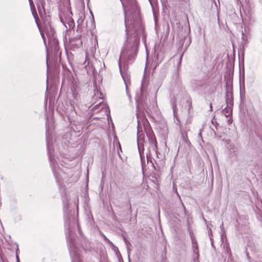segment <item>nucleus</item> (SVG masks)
Here are the masks:
<instances>
[{
  "label": "nucleus",
  "mask_w": 262,
  "mask_h": 262,
  "mask_svg": "<svg viewBox=\"0 0 262 262\" xmlns=\"http://www.w3.org/2000/svg\"><path fill=\"white\" fill-rule=\"evenodd\" d=\"M125 12V23L126 31L131 26L133 28L139 27L141 20L139 12L136 10L134 0H121Z\"/></svg>",
  "instance_id": "nucleus-1"
},
{
  "label": "nucleus",
  "mask_w": 262,
  "mask_h": 262,
  "mask_svg": "<svg viewBox=\"0 0 262 262\" xmlns=\"http://www.w3.org/2000/svg\"><path fill=\"white\" fill-rule=\"evenodd\" d=\"M137 122H138V126H137V142H138V146L139 151L140 154L141 158L142 159V155L141 154V147L144 146V138L145 135L144 133H142V130H140V128L142 129V125L144 126V127L146 125H148V122L146 118H145L143 114L137 111Z\"/></svg>",
  "instance_id": "nucleus-2"
},
{
  "label": "nucleus",
  "mask_w": 262,
  "mask_h": 262,
  "mask_svg": "<svg viewBox=\"0 0 262 262\" xmlns=\"http://www.w3.org/2000/svg\"><path fill=\"white\" fill-rule=\"evenodd\" d=\"M190 236L191 239V243H192V246L193 252L197 255H199V249H198V245L196 240L195 239V238L194 237L192 232H190Z\"/></svg>",
  "instance_id": "nucleus-3"
},
{
  "label": "nucleus",
  "mask_w": 262,
  "mask_h": 262,
  "mask_svg": "<svg viewBox=\"0 0 262 262\" xmlns=\"http://www.w3.org/2000/svg\"><path fill=\"white\" fill-rule=\"evenodd\" d=\"M120 71L122 77V78L123 79L124 82L125 84L126 92H127V93H128V92H127L128 84L130 83V82H129V78H128V74L126 72H123L122 71V70H121L120 68Z\"/></svg>",
  "instance_id": "nucleus-4"
},
{
  "label": "nucleus",
  "mask_w": 262,
  "mask_h": 262,
  "mask_svg": "<svg viewBox=\"0 0 262 262\" xmlns=\"http://www.w3.org/2000/svg\"><path fill=\"white\" fill-rule=\"evenodd\" d=\"M105 106V104L103 102H100L98 104L96 105L93 108V110L95 111L96 109L100 108V110L103 108Z\"/></svg>",
  "instance_id": "nucleus-5"
},
{
  "label": "nucleus",
  "mask_w": 262,
  "mask_h": 262,
  "mask_svg": "<svg viewBox=\"0 0 262 262\" xmlns=\"http://www.w3.org/2000/svg\"><path fill=\"white\" fill-rule=\"evenodd\" d=\"M68 25L69 26V28H73L74 27V20L72 18H69V20L68 21Z\"/></svg>",
  "instance_id": "nucleus-6"
},
{
  "label": "nucleus",
  "mask_w": 262,
  "mask_h": 262,
  "mask_svg": "<svg viewBox=\"0 0 262 262\" xmlns=\"http://www.w3.org/2000/svg\"><path fill=\"white\" fill-rule=\"evenodd\" d=\"M29 1L30 5L31 7V9L32 12V13H34V11H35V7H34V5L33 1L32 0H29Z\"/></svg>",
  "instance_id": "nucleus-7"
},
{
  "label": "nucleus",
  "mask_w": 262,
  "mask_h": 262,
  "mask_svg": "<svg viewBox=\"0 0 262 262\" xmlns=\"http://www.w3.org/2000/svg\"><path fill=\"white\" fill-rule=\"evenodd\" d=\"M72 262H81L80 258L76 254L75 257H73Z\"/></svg>",
  "instance_id": "nucleus-8"
},
{
  "label": "nucleus",
  "mask_w": 262,
  "mask_h": 262,
  "mask_svg": "<svg viewBox=\"0 0 262 262\" xmlns=\"http://www.w3.org/2000/svg\"><path fill=\"white\" fill-rule=\"evenodd\" d=\"M101 94L100 93V92L97 91V92L95 93V96L93 98V100L95 99V97H99L100 98H101Z\"/></svg>",
  "instance_id": "nucleus-9"
},
{
  "label": "nucleus",
  "mask_w": 262,
  "mask_h": 262,
  "mask_svg": "<svg viewBox=\"0 0 262 262\" xmlns=\"http://www.w3.org/2000/svg\"><path fill=\"white\" fill-rule=\"evenodd\" d=\"M104 239L105 240V241H106L109 244L110 246H113V247H115L114 245H113V243L111 242L107 237H106L104 235Z\"/></svg>",
  "instance_id": "nucleus-10"
},
{
  "label": "nucleus",
  "mask_w": 262,
  "mask_h": 262,
  "mask_svg": "<svg viewBox=\"0 0 262 262\" xmlns=\"http://www.w3.org/2000/svg\"><path fill=\"white\" fill-rule=\"evenodd\" d=\"M208 234H209V236L210 237V239L211 240V241L212 242V238L211 237V236H212V232H211V230L210 228L209 229V231H208Z\"/></svg>",
  "instance_id": "nucleus-11"
},
{
  "label": "nucleus",
  "mask_w": 262,
  "mask_h": 262,
  "mask_svg": "<svg viewBox=\"0 0 262 262\" xmlns=\"http://www.w3.org/2000/svg\"><path fill=\"white\" fill-rule=\"evenodd\" d=\"M150 141L151 142H152L153 143H154V144H155L154 146H155V147H157L156 141L155 138H151Z\"/></svg>",
  "instance_id": "nucleus-12"
},
{
  "label": "nucleus",
  "mask_w": 262,
  "mask_h": 262,
  "mask_svg": "<svg viewBox=\"0 0 262 262\" xmlns=\"http://www.w3.org/2000/svg\"><path fill=\"white\" fill-rule=\"evenodd\" d=\"M83 21L82 16H81V17L77 20V23L78 25L80 24H81Z\"/></svg>",
  "instance_id": "nucleus-13"
},
{
  "label": "nucleus",
  "mask_w": 262,
  "mask_h": 262,
  "mask_svg": "<svg viewBox=\"0 0 262 262\" xmlns=\"http://www.w3.org/2000/svg\"><path fill=\"white\" fill-rule=\"evenodd\" d=\"M33 15L34 16V18H35V21H36V22L37 23V25L38 26L39 25H38V23L37 22V18L36 17V16H35V15H37V13H36L35 10L34 11V13H33Z\"/></svg>",
  "instance_id": "nucleus-14"
},
{
  "label": "nucleus",
  "mask_w": 262,
  "mask_h": 262,
  "mask_svg": "<svg viewBox=\"0 0 262 262\" xmlns=\"http://www.w3.org/2000/svg\"><path fill=\"white\" fill-rule=\"evenodd\" d=\"M41 36L43 39V41H44V42L45 43V35L43 33H41Z\"/></svg>",
  "instance_id": "nucleus-15"
},
{
  "label": "nucleus",
  "mask_w": 262,
  "mask_h": 262,
  "mask_svg": "<svg viewBox=\"0 0 262 262\" xmlns=\"http://www.w3.org/2000/svg\"><path fill=\"white\" fill-rule=\"evenodd\" d=\"M210 111H212V103H211L210 104Z\"/></svg>",
  "instance_id": "nucleus-16"
},
{
  "label": "nucleus",
  "mask_w": 262,
  "mask_h": 262,
  "mask_svg": "<svg viewBox=\"0 0 262 262\" xmlns=\"http://www.w3.org/2000/svg\"><path fill=\"white\" fill-rule=\"evenodd\" d=\"M60 20L64 24V25H65V26L67 28V26L66 25V24H64V23L63 21L62 20V18H60Z\"/></svg>",
  "instance_id": "nucleus-17"
},
{
  "label": "nucleus",
  "mask_w": 262,
  "mask_h": 262,
  "mask_svg": "<svg viewBox=\"0 0 262 262\" xmlns=\"http://www.w3.org/2000/svg\"><path fill=\"white\" fill-rule=\"evenodd\" d=\"M37 8H38V10L39 11V13H40V8H39V7H38Z\"/></svg>",
  "instance_id": "nucleus-18"
},
{
  "label": "nucleus",
  "mask_w": 262,
  "mask_h": 262,
  "mask_svg": "<svg viewBox=\"0 0 262 262\" xmlns=\"http://www.w3.org/2000/svg\"><path fill=\"white\" fill-rule=\"evenodd\" d=\"M16 259H17V261L18 260V259H19L18 256L17 255L16 256Z\"/></svg>",
  "instance_id": "nucleus-19"
},
{
  "label": "nucleus",
  "mask_w": 262,
  "mask_h": 262,
  "mask_svg": "<svg viewBox=\"0 0 262 262\" xmlns=\"http://www.w3.org/2000/svg\"><path fill=\"white\" fill-rule=\"evenodd\" d=\"M199 136H200V137H201V133H200L199 134Z\"/></svg>",
  "instance_id": "nucleus-20"
},
{
  "label": "nucleus",
  "mask_w": 262,
  "mask_h": 262,
  "mask_svg": "<svg viewBox=\"0 0 262 262\" xmlns=\"http://www.w3.org/2000/svg\"><path fill=\"white\" fill-rule=\"evenodd\" d=\"M182 204H183L184 210H185V207H184V204L183 203H182Z\"/></svg>",
  "instance_id": "nucleus-21"
},
{
  "label": "nucleus",
  "mask_w": 262,
  "mask_h": 262,
  "mask_svg": "<svg viewBox=\"0 0 262 262\" xmlns=\"http://www.w3.org/2000/svg\"><path fill=\"white\" fill-rule=\"evenodd\" d=\"M228 115H229V114H228V115H226V114H225V116H226V117L228 116Z\"/></svg>",
  "instance_id": "nucleus-22"
},
{
  "label": "nucleus",
  "mask_w": 262,
  "mask_h": 262,
  "mask_svg": "<svg viewBox=\"0 0 262 262\" xmlns=\"http://www.w3.org/2000/svg\"><path fill=\"white\" fill-rule=\"evenodd\" d=\"M17 262H20V261H19V259H18V260H17Z\"/></svg>",
  "instance_id": "nucleus-23"
}]
</instances>
